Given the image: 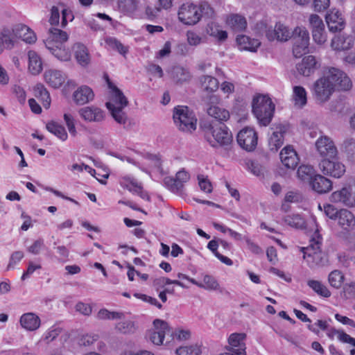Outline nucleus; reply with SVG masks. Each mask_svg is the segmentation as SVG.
Masks as SVG:
<instances>
[{
  "label": "nucleus",
  "mask_w": 355,
  "mask_h": 355,
  "mask_svg": "<svg viewBox=\"0 0 355 355\" xmlns=\"http://www.w3.org/2000/svg\"><path fill=\"white\" fill-rule=\"evenodd\" d=\"M48 35L44 40L46 48L59 60H70L71 53L64 45L69 39L67 32L57 28H51L49 29Z\"/></svg>",
  "instance_id": "nucleus-1"
},
{
  "label": "nucleus",
  "mask_w": 355,
  "mask_h": 355,
  "mask_svg": "<svg viewBox=\"0 0 355 355\" xmlns=\"http://www.w3.org/2000/svg\"><path fill=\"white\" fill-rule=\"evenodd\" d=\"M107 84L109 88L112 89V96L110 101L105 104L106 107L116 122L125 125L128 121V117L123 109L128 105V101L122 91L109 80H107Z\"/></svg>",
  "instance_id": "nucleus-2"
},
{
  "label": "nucleus",
  "mask_w": 355,
  "mask_h": 355,
  "mask_svg": "<svg viewBox=\"0 0 355 355\" xmlns=\"http://www.w3.org/2000/svg\"><path fill=\"white\" fill-rule=\"evenodd\" d=\"M205 137L213 147L227 148L232 141V135L223 123L211 121L205 129Z\"/></svg>",
  "instance_id": "nucleus-3"
},
{
  "label": "nucleus",
  "mask_w": 355,
  "mask_h": 355,
  "mask_svg": "<svg viewBox=\"0 0 355 355\" xmlns=\"http://www.w3.org/2000/svg\"><path fill=\"white\" fill-rule=\"evenodd\" d=\"M275 111V104L266 95H259L252 101V112L259 124L267 126L271 121Z\"/></svg>",
  "instance_id": "nucleus-4"
},
{
  "label": "nucleus",
  "mask_w": 355,
  "mask_h": 355,
  "mask_svg": "<svg viewBox=\"0 0 355 355\" xmlns=\"http://www.w3.org/2000/svg\"><path fill=\"white\" fill-rule=\"evenodd\" d=\"M173 121L180 130L191 132L196 128V119L193 113L186 106H178L174 109Z\"/></svg>",
  "instance_id": "nucleus-5"
},
{
  "label": "nucleus",
  "mask_w": 355,
  "mask_h": 355,
  "mask_svg": "<svg viewBox=\"0 0 355 355\" xmlns=\"http://www.w3.org/2000/svg\"><path fill=\"white\" fill-rule=\"evenodd\" d=\"M320 240L313 239L308 247L302 248L303 258L311 267L324 266L327 261L326 255L320 250Z\"/></svg>",
  "instance_id": "nucleus-6"
},
{
  "label": "nucleus",
  "mask_w": 355,
  "mask_h": 355,
  "mask_svg": "<svg viewBox=\"0 0 355 355\" xmlns=\"http://www.w3.org/2000/svg\"><path fill=\"white\" fill-rule=\"evenodd\" d=\"M291 37L293 42V53L295 58H300L309 52V33L304 27H296Z\"/></svg>",
  "instance_id": "nucleus-7"
},
{
  "label": "nucleus",
  "mask_w": 355,
  "mask_h": 355,
  "mask_svg": "<svg viewBox=\"0 0 355 355\" xmlns=\"http://www.w3.org/2000/svg\"><path fill=\"white\" fill-rule=\"evenodd\" d=\"M334 92L332 84L324 75L315 81L312 86L313 96L319 103H324L329 101Z\"/></svg>",
  "instance_id": "nucleus-8"
},
{
  "label": "nucleus",
  "mask_w": 355,
  "mask_h": 355,
  "mask_svg": "<svg viewBox=\"0 0 355 355\" xmlns=\"http://www.w3.org/2000/svg\"><path fill=\"white\" fill-rule=\"evenodd\" d=\"M332 202L340 203L347 207H355V183L344 186L341 189L333 192L330 196Z\"/></svg>",
  "instance_id": "nucleus-9"
},
{
  "label": "nucleus",
  "mask_w": 355,
  "mask_h": 355,
  "mask_svg": "<svg viewBox=\"0 0 355 355\" xmlns=\"http://www.w3.org/2000/svg\"><path fill=\"white\" fill-rule=\"evenodd\" d=\"M323 75L327 80H330V83L332 84L334 89L339 78L343 83H340V90L348 91L352 87V82L349 77L345 72L338 68L327 67L324 70Z\"/></svg>",
  "instance_id": "nucleus-10"
},
{
  "label": "nucleus",
  "mask_w": 355,
  "mask_h": 355,
  "mask_svg": "<svg viewBox=\"0 0 355 355\" xmlns=\"http://www.w3.org/2000/svg\"><path fill=\"white\" fill-rule=\"evenodd\" d=\"M319 167L324 175L336 178H340L345 173V166L336 158L322 159Z\"/></svg>",
  "instance_id": "nucleus-11"
},
{
  "label": "nucleus",
  "mask_w": 355,
  "mask_h": 355,
  "mask_svg": "<svg viewBox=\"0 0 355 355\" xmlns=\"http://www.w3.org/2000/svg\"><path fill=\"white\" fill-rule=\"evenodd\" d=\"M315 148L322 159L337 158L338 150L334 141L327 136H321L315 141Z\"/></svg>",
  "instance_id": "nucleus-12"
},
{
  "label": "nucleus",
  "mask_w": 355,
  "mask_h": 355,
  "mask_svg": "<svg viewBox=\"0 0 355 355\" xmlns=\"http://www.w3.org/2000/svg\"><path fill=\"white\" fill-rule=\"evenodd\" d=\"M153 324L155 329L148 333L149 339L153 344L159 345L163 343L166 336L172 337L171 329L166 322L156 319L154 320Z\"/></svg>",
  "instance_id": "nucleus-13"
},
{
  "label": "nucleus",
  "mask_w": 355,
  "mask_h": 355,
  "mask_svg": "<svg viewBox=\"0 0 355 355\" xmlns=\"http://www.w3.org/2000/svg\"><path fill=\"white\" fill-rule=\"evenodd\" d=\"M205 102L209 105L207 108V114L214 119L212 121L216 123H223L230 118V113L224 108L220 107L211 104L217 103L219 98L217 96L211 94L204 98Z\"/></svg>",
  "instance_id": "nucleus-14"
},
{
  "label": "nucleus",
  "mask_w": 355,
  "mask_h": 355,
  "mask_svg": "<svg viewBox=\"0 0 355 355\" xmlns=\"http://www.w3.org/2000/svg\"><path fill=\"white\" fill-rule=\"evenodd\" d=\"M201 18L198 6L193 3L183 4L178 11V19L180 21L187 25H194Z\"/></svg>",
  "instance_id": "nucleus-15"
},
{
  "label": "nucleus",
  "mask_w": 355,
  "mask_h": 355,
  "mask_svg": "<svg viewBox=\"0 0 355 355\" xmlns=\"http://www.w3.org/2000/svg\"><path fill=\"white\" fill-rule=\"evenodd\" d=\"M257 134L252 128L246 127L237 135L239 145L247 151H252L257 145Z\"/></svg>",
  "instance_id": "nucleus-16"
},
{
  "label": "nucleus",
  "mask_w": 355,
  "mask_h": 355,
  "mask_svg": "<svg viewBox=\"0 0 355 355\" xmlns=\"http://www.w3.org/2000/svg\"><path fill=\"white\" fill-rule=\"evenodd\" d=\"M309 21L311 28L313 40L317 44H324L327 40V37L322 19L318 15L312 14L310 15Z\"/></svg>",
  "instance_id": "nucleus-17"
},
{
  "label": "nucleus",
  "mask_w": 355,
  "mask_h": 355,
  "mask_svg": "<svg viewBox=\"0 0 355 355\" xmlns=\"http://www.w3.org/2000/svg\"><path fill=\"white\" fill-rule=\"evenodd\" d=\"M325 19L329 30L331 32L336 33L341 31L345 26V21L341 13L336 9L330 10L326 15Z\"/></svg>",
  "instance_id": "nucleus-18"
},
{
  "label": "nucleus",
  "mask_w": 355,
  "mask_h": 355,
  "mask_svg": "<svg viewBox=\"0 0 355 355\" xmlns=\"http://www.w3.org/2000/svg\"><path fill=\"white\" fill-rule=\"evenodd\" d=\"M337 220L338 225L345 232L350 233L355 230V216L349 210L340 209Z\"/></svg>",
  "instance_id": "nucleus-19"
},
{
  "label": "nucleus",
  "mask_w": 355,
  "mask_h": 355,
  "mask_svg": "<svg viewBox=\"0 0 355 355\" xmlns=\"http://www.w3.org/2000/svg\"><path fill=\"white\" fill-rule=\"evenodd\" d=\"M292 36V32L288 28L281 23H277L274 29H269L266 32V37L270 41L277 40L286 42Z\"/></svg>",
  "instance_id": "nucleus-20"
},
{
  "label": "nucleus",
  "mask_w": 355,
  "mask_h": 355,
  "mask_svg": "<svg viewBox=\"0 0 355 355\" xmlns=\"http://www.w3.org/2000/svg\"><path fill=\"white\" fill-rule=\"evenodd\" d=\"M279 157L282 163L287 168L294 169L300 161L296 151L290 146L282 150Z\"/></svg>",
  "instance_id": "nucleus-21"
},
{
  "label": "nucleus",
  "mask_w": 355,
  "mask_h": 355,
  "mask_svg": "<svg viewBox=\"0 0 355 355\" xmlns=\"http://www.w3.org/2000/svg\"><path fill=\"white\" fill-rule=\"evenodd\" d=\"M78 112L86 121L101 122L104 119L103 111L97 107H85L80 109Z\"/></svg>",
  "instance_id": "nucleus-22"
},
{
  "label": "nucleus",
  "mask_w": 355,
  "mask_h": 355,
  "mask_svg": "<svg viewBox=\"0 0 355 355\" xmlns=\"http://www.w3.org/2000/svg\"><path fill=\"white\" fill-rule=\"evenodd\" d=\"M122 187L127 189L130 192L137 193L141 198L149 200L148 195L143 191V187L135 179L130 177H123L120 180Z\"/></svg>",
  "instance_id": "nucleus-23"
},
{
  "label": "nucleus",
  "mask_w": 355,
  "mask_h": 355,
  "mask_svg": "<svg viewBox=\"0 0 355 355\" xmlns=\"http://www.w3.org/2000/svg\"><path fill=\"white\" fill-rule=\"evenodd\" d=\"M313 191L318 193H326L331 190L332 182L326 177L316 174L310 182Z\"/></svg>",
  "instance_id": "nucleus-24"
},
{
  "label": "nucleus",
  "mask_w": 355,
  "mask_h": 355,
  "mask_svg": "<svg viewBox=\"0 0 355 355\" xmlns=\"http://www.w3.org/2000/svg\"><path fill=\"white\" fill-rule=\"evenodd\" d=\"M317 68V62L313 55L304 57L302 62L298 63L296 69L300 74L304 76H309L314 73Z\"/></svg>",
  "instance_id": "nucleus-25"
},
{
  "label": "nucleus",
  "mask_w": 355,
  "mask_h": 355,
  "mask_svg": "<svg viewBox=\"0 0 355 355\" xmlns=\"http://www.w3.org/2000/svg\"><path fill=\"white\" fill-rule=\"evenodd\" d=\"M94 97V94L92 89L86 85L78 87L73 94V100L78 105L86 104L92 101Z\"/></svg>",
  "instance_id": "nucleus-26"
},
{
  "label": "nucleus",
  "mask_w": 355,
  "mask_h": 355,
  "mask_svg": "<svg viewBox=\"0 0 355 355\" xmlns=\"http://www.w3.org/2000/svg\"><path fill=\"white\" fill-rule=\"evenodd\" d=\"M21 327L28 331H35L40 326V318L33 313H26L20 318Z\"/></svg>",
  "instance_id": "nucleus-27"
},
{
  "label": "nucleus",
  "mask_w": 355,
  "mask_h": 355,
  "mask_svg": "<svg viewBox=\"0 0 355 355\" xmlns=\"http://www.w3.org/2000/svg\"><path fill=\"white\" fill-rule=\"evenodd\" d=\"M236 40L240 49L251 52H256L261 45V42L258 40L252 39L244 35H238Z\"/></svg>",
  "instance_id": "nucleus-28"
},
{
  "label": "nucleus",
  "mask_w": 355,
  "mask_h": 355,
  "mask_svg": "<svg viewBox=\"0 0 355 355\" xmlns=\"http://www.w3.org/2000/svg\"><path fill=\"white\" fill-rule=\"evenodd\" d=\"M340 149L347 161L350 164L355 165V138H346L341 144Z\"/></svg>",
  "instance_id": "nucleus-29"
},
{
  "label": "nucleus",
  "mask_w": 355,
  "mask_h": 355,
  "mask_svg": "<svg viewBox=\"0 0 355 355\" xmlns=\"http://www.w3.org/2000/svg\"><path fill=\"white\" fill-rule=\"evenodd\" d=\"M245 335L242 334H232L230 335L228 339L229 344L231 347L229 349L230 352L238 354L240 351L243 352V355L245 354V346L243 343Z\"/></svg>",
  "instance_id": "nucleus-30"
},
{
  "label": "nucleus",
  "mask_w": 355,
  "mask_h": 355,
  "mask_svg": "<svg viewBox=\"0 0 355 355\" xmlns=\"http://www.w3.org/2000/svg\"><path fill=\"white\" fill-rule=\"evenodd\" d=\"M44 79L47 84L54 88L60 87L65 81V77L61 71L49 70L44 73Z\"/></svg>",
  "instance_id": "nucleus-31"
},
{
  "label": "nucleus",
  "mask_w": 355,
  "mask_h": 355,
  "mask_svg": "<svg viewBox=\"0 0 355 355\" xmlns=\"http://www.w3.org/2000/svg\"><path fill=\"white\" fill-rule=\"evenodd\" d=\"M33 94L46 109L51 105V97L49 92L42 84H37L33 88Z\"/></svg>",
  "instance_id": "nucleus-32"
},
{
  "label": "nucleus",
  "mask_w": 355,
  "mask_h": 355,
  "mask_svg": "<svg viewBox=\"0 0 355 355\" xmlns=\"http://www.w3.org/2000/svg\"><path fill=\"white\" fill-rule=\"evenodd\" d=\"M285 132L284 128L279 125L276 128L270 136L268 145L270 150L277 151L283 144V134Z\"/></svg>",
  "instance_id": "nucleus-33"
},
{
  "label": "nucleus",
  "mask_w": 355,
  "mask_h": 355,
  "mask_svg": "<svg viewBox=\"0 0 355 355\" xmlns=\"http://www.w3.org/2000/svg\"><path fill=\"white\" fill-rule=\"evenodd\" d=\"M201 89L208 94L216 92L219 87L218 80L211 76H202L199 78Z\"/></svg>",
  "instance_id": "nucleus-34"
},
{
  "label": "nucleus",
  "mask_w": 355,
  "mask_h": 355,
  "mask_svg": "<svg viewBox=\"0 0 355 355\" xmlns=\"http://www.w3.org/2000/svg\"><path fill=\"white\" fill-rule=\"evenodd\" d=\"M227 25L235 32L244 31L247 26L245 17L239 15H231L227 19Z\"/></svg>",
  "instance_id": "nucleus-35"
},
{
  "label": "nucleus",
  "mask_w": 355,
  "mask_h": 355,
  "mask_svg": "<svg viewBox=\"0 0 355 355\" xmlns=\"http://www.w3.org/2000/svg\"><path fill=\"white\" fill-rule=\"evenodd\" d=\"M74 53L77 62L82 66L87 65L90 62V56L85 46L78 43L74 46Z\"/></svg>",
  "instance_id": "nucleus-36"
},
{
  "label": "nucleus",
  "mask_w": 355,
  "mask_h": 355,
  "mask_svg": "<svg viewBox=\"0 0 355 355\" xmlns=\"http://www.w3.org/2000/svg\"><path fill=\"white\" fill-rule=\"evenodd\" d=\"M29 64L28 69L33 74H38L42 70V64L40 58L36 52L30 51L28 53Z\"/></svg>",
  "instance_id": "nucleus-37"
},
{
  "label": "nucleus",
  "mask_w": 355,
  "mask_h": 355,
  "mask_svg": "<svg viewBox=\"0 0 355 355\" xmlns=\"http://www.w3.org/2000/svg\"><path fill=\"white\" fill-rule=\"evenodd\" d=\"M297 178L302 181L311 182L316 175L314 168L311 165H301L297 171Z\"/></svg>",
  "instance_id": "nucleus-38"
},
{
  "label": "nucleus",
  "mask_w": 355,
  "mask_h": 355,
  "mask_svg": "<svg viewBox=\"0 0 355 355\" xmlns=\"http://www.w3.org/2000/svg\"><path fill=\"white\" fill-rule=\"evenodd\" d=\"M327 336L333 339L335 336L343 343H348L355 347V338L351 337L349 335L346 334L342 330H337L335 329H331L327 332Z\"/></svg>",
  "instance_id": "nucleus-39"
},
{
  "label": "nucleus",
  "mask_w": 355,
  "mask_h": 355,
  "mask_svg": "<svg viewBox=\"0 0 355 355\" xmlns=\"http://www.w3.org/2000/svg\"><path fill=\"white\" fill-rule=\"evenodd\" d=\"M12 33L9 29L4 28L0 32V53L6 46L7 49H12L14 46Z\"/></svg>",
  "instance_id": "nucleus-40"
},
{
  "label": "nucleus",
  "mask_w": 355,
  "mask_h": 355,
  "mask_svg": "<svg viewBox=\"0 0 355 355\" xmlns=\"http://www.w3.org/2000/svg\"><path fill=\"white\" fill-rule=\"evenodd\" d=\"M46 128L51 133L55 135L62 141L67 139V133L64 128L54 121H50L46 123Z\"/></svg>",
  "instance_id": "nucleus-41"
},
{
  "label": "nucleus",
  "mask_w": 355,
  "mask_h": 355,
  "mask_svg": "<svg viewBox=\"0 0 355 355\" xmlns=\"http://www.w3.org/2000/svg\"><path fill=\"white\" fill-rule=\"evenodd\" d=\"M307 284L318 295L324 297H329L331 296V292L322 282L317 280H309Z\"/></svg>",
  "instance_id": "nucleus-42"
},
{
  "label": "nucleus",
  "mask_w": 355,
  "mask_h": 355,
  "mask_svg": "<svg viewBox=\"0 0 355 355\" xmlns=\"http://www.w3.org/2000/svg\"><path fill=\"white\" fill-rule=\"evenodd\" d=\"M173 79L178 83H184L189 81L191 75L190 72L181 67H175L172 71Z\"/></svg>",
  "instance_id": "nucleus-43"
},
{
  "label": "nucleus",
  "mask_w": 355,
  "mask_h": 355,
  "mask_svg": "<svg viewBox=\"0 0 355 355\" xmlns=\"http://www.w3.org/2000/svg\"><path fill=\"white\" fill-rule=\"evenodd\" d=\"M206 30L209 35L218 38L220 41H223L227 37V32L221 30L220 26L214 23L208 24Z\"/></svg>",
  "instance_id": "nucleus-44"
},
{
  "label": "nucleus",
  "mask_w": 355,
  "mask_h": 355,
  "mask_svg": "<svg viewBox=\"0 0 355 355\" xmlns=\"http://www.w3.org/2000/svg\"><path fill=\"white\" fill-rule=\"evenodd\" d=\"M284 222L296 229H304L305 228V220L299 214L288 215L284 218Z\"/></svg>",
  "instance_id": "nucleus-45"
},
{
  "label": "nucleus",
  "mask_w": 355,
  "mask_h": 355,
  "mask_svg": "<svg viewBox=\"0 0 355 355\" xmlns=\"http://www.w3.org/2000/svg\"><path fill=\"white\" fill-rule=\"evenodd\" d=\"M293 98L295 105L302 107L306 103V92L305 89L301 86H295L293 88Z\"/></svg>",
  "instance_id": "nucleus-46"
},
{
  "label": "nucleus",
  "mask_w": 355,
  "mask_h": 355,
  "mask_svg": "<svg viewBox=\"0 0 355 355\" xmlns=\"http://www.w3.org/2000/svg\"><path fill=\"white\" fill-rule=\"evenodd\" d=\"M344 279L345 277L343 273L338 270L331 271L328 277L330 285L336 288H338L341 286Z\"/></svg>",
  "instance_id": "nucleus-47"
},
{
  "label": "nucleus",
  "mask_w": 355,
  "mask_h": 355,
  "mask_svg": "<svg viewBox=\"0 0 355 355\" xmlns=\"http://www.w3.org/2000/svg\"><path fill=\"white\" fill-rule=\"evenodd\" d=\"M105 43L113 50L117 51L119 53L125 55L128 51V46H124L120 41L114 37H108L105 40Z\"/></svg>",
  "instance_id": "nucleus-48"
},
{
  "label": "nucleus",
  "mask_w": 355,
  "mask_h": 355,
  "mask_svg": "<svg viewBox=\"0 0 355 355\" xmlns=\"http://www.w3.org/2000/svg\"><path fill=\"white\" fill-rule=\"evenodd\" d=\"M116 329L121 334H132L136 330L135 322L130 320L122 321L116 324Z\"/></svg>",
  "instance_id": "nucleus-49"
},
{
  "label": "nucleus",
  "mask_w": 355,
  "mask_h": 355,
  "mask_svg": "<svg viewBox=\"0 0 355 355\" xmlns=\"http://www.w3.org/2000/svg\"><path fill=\"white\" fill-rule=\"evenodd\" d=\"M137 0H120L119 8L125 13L132 14L137 8Z\"/></svg>",
  "instance_id": "nucleus-50"
},
{
  "label": "nucleus",
  "mask_w": 355,
  "mask_h": 355,
  "mask_svg": "<svg viewBox=\"0 0 355 355\" xmlns=\"http://www.w3.org/2000/svg\"><path fill=\"white\" fill-rule=\"evenodd\" d=\"M20 36L24 42L28 44L35 43L37 40L35 33L26 26H21Z\"/></svg>",
  "instance_id": "nucleus-51"
},
{
  "label": "nucleus",
  "mask_w": 355,
  "mask_h": 355,
  "mask_svg": "<svg viewBox=\"0 0 355 355\" xmlns=\"http://www.w3.org/2000/svg\"><path fill=\"white\" fill-rule=\"evenodd\" d=\"M177 355H199L200 349L195 346L180 347L175 350Z\"/></svg>",
  "instance_id": "nucleus-52"
},
{
  "label": "nucleus",
  "mask_w": 355,
  "mask_h": 355,
  "mask_svg": "<svg viewBox=\"0 0 355 355\" xmlns=\"http://www.w3.org/2000/svg\"><path fill=\"white\" fill-rule=\"evenodd\" d=\"M198 8L201 17L212 18L214 16V10L207 2H202Z\"/></svg>",
  "instance_id": "nucleus-53"
},
{
  "label": "nucleus",
  "mask_w": 355,
  "mask_h": 355,
  "mask_svg": "<svg viewBox=\"0 0 355 355\" xmlns=\"http://www.w3.org/2000/svg\"><path fill=\"white\" fill-rule=\"evenodd\" d=\"M202 288L207 290H217L219 288V284L217 281L209 275H205L203 278Z\"/></svg>",
  "instance_id": "nucleus-54"
},
{
  "label": "nucleus",
  "mask_w": 355,
  "mask_h": 355,
  "mask_svg": "<svg viewBox=\"0 0 355 355\" xmlns=\"http://www.w3.org/2000/svg\"><path fill=\"white\" fill-rule=\"evenodd\" d=\"M341 42H342V38H340V37H337V38L333 39L331 41L332 48L337 51H342V50L348 49L352 46L351 40H349V41L348 42L347 45H345L344 43L341 44Z\"/></svg>",
  "instance_id": "nucleus-55"
},
{
  "label": "nucleus",
  "mask_w": 355,
  "mask_h": 355,
  "mask_svg": "<svg viewBox=\"0 0 355 355\" xmlns=\"http://www.w3.org/2000/svg\"><path fill=\"white\" fill-rule=\"evenodd\" d=\"M175 178L177 184H178L180 189L181 190L184 186V183L187 182L189 180L190 176L187 171L181 170L176 173Z\"/></svg>",
  "instance_id": "nucleus-56"
},
{
  "label": "nucleus",
  "mask_w": 355,
  "mask_h": 355,
  "mask_svg": "<svg viewBox=\"0 0 355 355\" xmlns=\"http://www.w3.org/2000/svg\"><path fill=\"white\" fill-rule=\"evenodd\" d=\"M24 257V252L22 251L14 252L10 258L7 270H10L14 268L15 265L17 264Z\"/></svg>",
  "instance_id": "nucleus-57"
},
{
  "label": "nucleus",
  "mask_w": 355,
  "mask_h": 355,
  "mask_svg": "<svg viewBox=\"0 0 355 355\" xmlns=\"http://www.w3.org/2000/svg\"><path fill=\"white\" fill-rule=\"evenodd\" d=\"M324 212L327 216L334 220H337L339 215V210H337L334 206L329 204L324 205Z\"/></svg>",
  "instance_id": "nucleus-58"
},
{
  "label": "nucleus",
  "mask_w": 355,
  "mask_h": 355,
  "mask_svg": "<svg viewBox=\"0 0 355 355\" xmlns=\"http://www.w3.org/2000/svg\"><path fill=\"white\" fill-rule=\"evenodd\" d=\"M171 332L173 333V336L170 338H176L179 340H187L189 339L191 336V332L189 330L178 329L175 331L171 330Z\"/></svg>",
  "instance_id": "nucleus-59"
},
{
  "label": "nucleus",
  "mask_w": 355,
  "mask_h": 355,
  "mask_svg": "<svg viewBox=\"0 0 355 355\" xmlns=\"http://www.w3.org/2000/svg\"><path fill=\"white\" fill-rule=\"evenodd\" d=\"M198 179L201 190L207 193H211L212 191V185L208 179L205 178L202 175H198Z\"/></svg>",
  "instance_id": "nucleus-60"
},
{
  "label": "nucleus",
  "mask_w": 355,
  "mask_h": 355,
  "mask_svg": "<svg viewBox=\"0 0 355 355\" xmlns=\"http://www.w3.org/2000/svg\"><path fill=\"white\" fill-rule=\"evenodd\" d=\"M329 5V0H313V2L314 10L319 12L325 10Z\"/></svg>",
  "instance_id": "nucleus-61"
},
{
  "label": "nucleus",
  "mask_w": 355,
  "mask_h": 355,
  "mask_svg": "<svg viewBox=\"0 0 355 355\" xmlns=\"http://www.w3.org/2000/svg\"><path fill=\"white\" fill-rule=\"evenodd\" d=\"M164 183L165 186L173 192H178L180 190L175 178L169 176L166 177L164 179Z\"/></svg>",
  "instance_id": "nucleus-62"
},
{
  "label": "nucleus",
  "mask_w": 355,
  "mask_h": 355,
  "mask_svg": "<svg viewBox=\"0 0 355 355\" xmlns=\"http://www.w3.org/2000/svg\"><path fill=\"white\" fill-rule=\"evenodd\" d=\"M343 294L345 298H355V283L346 284L343 286Z\"/></svg>",
  "instance_id": "nucleus-63"
},
{
  "label": "nucleus",
  "mask_w": 355,
  "mask_h": 355,
  "mask_svg": "<svg viewBox=\"0 0 355 355\" xmlns=\"http://www.w3.org/2000/svg\"><path fill=\"white\" fill-rule=\"evenodd\" d=\"M187 37L188 43L192 46L198 45L202 42V38L197 33L192 31H188Z\"/></svg>",
  "instance_id": "nucleus-64"
}]
</instances>
